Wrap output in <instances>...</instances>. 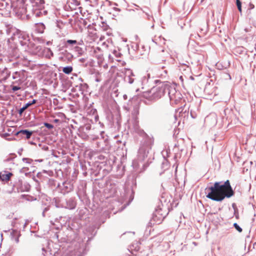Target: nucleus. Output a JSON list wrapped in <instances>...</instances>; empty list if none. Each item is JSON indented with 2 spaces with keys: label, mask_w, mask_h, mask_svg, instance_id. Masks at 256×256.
Returning <instances> with one entry per match:
<instances>
[{
  "label": "nucleus",
  "mask_w": 256,
  "mask_h": 256,
  "mask_svg": "<svg viewBox=\"0 0 256 256\" xmlns=\"http://www.w3.org/2000/svg\"><path fill=\"white\" fill-rule=\"evenodd\" d=\"M123 98L125 100H127L128 99V96L126 94H124L123 96Z\"/></svg>",
  "instance_id": "53"
},
{
  "label": "nucleus",
  "mask_w": 256,
  "mask_h": 256,
  "mask_svg": "<svg viewBox=\"0 0 256 256\" xmlns=\"http://www.w3.org/2000/svg\"><path fill=\"white\" fill-rule=\"evenodd\" d=\"M164 213H166V212H163L162 208L160 205H158L155 209V211L152 214L158 215L164 214Z\"/></svg>",
  "instance_id": "32"
},
{
  "label": "nucleus",
  "mask_w": 256,
  "mask_h": 256,
  "mask_svg": "<svg viewBox=\"0 0 256 256\" xmlns=\"http://www.w3.org/2000/svg\"><path fill=\"white\" fill-rule=\"evenodd\" d=\"M3 174L1 172V182L4 184L10 180L11 177L13 176L12 172L4 170Z\"/></svg>",
  "instance_id": "21"
},
{
  "label": "nucleus",
  "mask_w": 256,
  "mask_h": 256,
  "mask_svg": "<svg viewBox=\"0 0 256 256\" xmlns=\"http://www.w3.org/2000/svg\"><path fill=\"white\" fill-rule=\"evenodd\" d=\"M80 44L76 40H64L62 43L63 47L66 48V49L69 50H72L74 46Z\"/></svg>",
  "instance_id": "20"
},
{
  "label": "nucleus",
  "mask_w": 256,
  "mask_h": 256,
  "mask_svg": "<svg viewBox=\"0 0 256 256\" xmlns=\"http://www.w3.org/2000/svg\"><path fill=\"white\" fill-rule=\"evenodd\" d=\"M14 4V11L18 14H26L28 0H12Z\"/></svg>",
  "instance_id": "8"
},
{
  "label": "nucleus",
  "mask_w": 256,
  "mask_h": 256,
  "mask_svg": "<svg viewBox=\"0 0 256 256\" xmlns=\"http://www.w3.org/2000/svg\"><path fill=\"white\" fill-rule=\"evenodd\" d=\"M52 122H54V123H58L60 122V120L59 119L56 118V119L53 120Z\"/></svg>",
  "instance_id": "50"
},
{
  "label": "nucleus",
  "mask_w": 256,
  "mask_h": 256,
  "mask_svg": "<svg viewBox=\"0 0 256 256\" xmlns=\"http://www.w3.org/2000/svg\"><path fill=\"white\" fill-rule=\"evenodd\" d=\"M169 168V163L167 160H166L164 158V160L163 162H162L161 164V168L162 170H163L164 171L168 170Z\"/></svg>",
  "instance_id": "31"
},
{
  "label": "nucleus",
  "mask_w": 256,
  "mask_h": 256,
  "mask_svg": "<svg viewBox=\"0 0 256 256\" xmlns=\"http://www.w3.org/2000/svg\"><path fill=\"white\" fill-rule=\"evenodd\" d=\"M1 38H4V55H10L13 53L15 46L12 41L16 40L21 46H30L34 43L30 42V36L26 32L16 28L12 24V20H1Z\"/></svg>",
  "instance_id": "1"
},
{
  "label": "nucleus",
  "mask_w": 256,
  "mask_h": 256,
  "mask_svg": "<svg viewBox=\"0 0 256 256\" xmlns=\"http://www.w3.org/2000/svg\"><path fill=\"white\" fill-rule=\"evenodd\" d=\"M22 150V148H21L20 151L18 152V153L20 155L21 154V152Z\"/></svg>",
  "instance_id": "60"
},
{
  "label": "nucleus",
  "mask_w": 256,
  "mask_h": 256,
  "mask_svg": "<svg viewBox=\"0 0 256 256\" xmlns=\"http://www.w3.org/2000/svg\"><path fill=\"white\" fill-rule=\"evenodd\" d=\"M141 101L140 96H134L123 106L124 110L128 112H131L133 128L135 132L138 134L141 133L138 117L139 114V109Z\"/></svg>",
  "instance_id": "3"
},
{
  "label": "nucleus",
  "mask_w": 256,
  "mask_h": 256,
  "mask_svg": "<svg viewBox=\"0 0 256 256\" xmlns=\"http://www.w3.org/2000/svg\"><path fill=\"white\" fill-rule=\"evenodd\" d=\"M145 142L146 145L144 144L140 147L137 158L132 162V166L136 173L143 172L148 166L147 158L152 142L151 139H148Z\"/></svg>",
  "instance_id": "2"
},
{
  "label": "nucleus",
  "mask_w": 256,
  "mask_h": 256,
  "mask_svg": "<svg viewBox=\"0 0 256 256\" xmlns=\"http://www.w3.org/2000/svg\"><path fill=\"white\" fill-rule=\"evenodd\" d=\"M20 236V231L18 230H13L10 232L12 239L14 240L16 243H18L19 242V237Z\"/></svg>",
  "instance_id": "26"
},
{
  "label": "nucleus",
  "mask_w": 256,
  "mask_h": 256,
  "mask_svg": "<svg viewBox=\"0 0 256 256\" xmlns=\"http://www.w3.org/2000/svg\"><path fill=\"white\" fill-rule=\"evenodd\" d=\"M12 8L14 10L12 0H1V15L9 18L8 20H11L10 17Z\"/></svg>",
  "instance_id": "9"
},
{
  "label": "nucleus",
  "mask_w": 256,
  "mask_h": 256,
  "mask_svg": "<svg viewBox=\"0 0 256 256\" xmlns=\"http://www.w3.org/2000/svg\"><path fill=\"white\" fill-rule=\"evenodd\" d=\"M48 185L53 189L54 188H58L56 184V181L52 178H49L48 182Z\"/></svg>",
  "instance_id": "35"
},
{
  "label": "nucleus",
  "mask_w": 256,
  "mask_h": 256,
  "mask_svg": "<svg viewBox=\"0 0 256 256\" xmlns=\"http://www.w3.org/2000/svg\"><path fill=\"white\" fill-rule=\"evenodd\" d=\"M14 132L13 131L12 132V136H10V133H4V134H1V137H3L5 138L6 140H14L15 138L14 136H15L14 135Z\"/></svg>",
  "instance_id": "29"
},
{
  "label": "nucleus",
  "mask_w": 256,
  "mask_h": 256,
  "mask_svg": "<svg viewBox=\"0 0 256 256\" xmlns=\"http://www.w3.org/2000/svg\"><path fill=\"white\" fill-rule=\"evenodd\" d=\"M28 48V50H30L32 53H36L38 52L40 49V46H36L34 43V45L30 46H27Z\"/></svg>",
  "instance_id": "30"
},
{
  "label": "nucleus",
  "mask_w": 256,
  "mask_h": 256,
  "mask_svg": "<svg viewBox=\"0 0 256 256\" xmlns=\"http://www.w3.org/2000/svg\"><path fill=\"white\" fill-rule=\"evenodd\" d=\"M110 190V196H118V187L114 184H110V188H108Z\"/></svg>",
  "instance_id": "27"
},
{
  "label": "nucleus",
  "mask_w": 256,
  "mask_h": 256,
  "mask_svg": "<svg viewBox=\"0 0 256 256\" xmlns=\"http://www.w3.org/2000/svg\"><path fill=\"white\" fill-rule=\"evenodd\" d=\"M26 18H27V19H29L30 16L28 14H27L26 15Z\"/></svg>",
  "instance_id": "64"
},
{
  "label": "nucleus",
  "mask_w": 256,
  "mask_h": 256,
  "mask_svg": "<svg viewBox=\"0 0 256 256\" xmlns=\"http://www.w3.org/2000/svg\"><path fill=\"white\" fill-rule=\"evenodd\" d=\"M216 184L210 186H207L205 188V193L206 194L207 198L216 202H222L226 198V196L218 188H216Z\"/></svg>",
  "instance_id": "6"
},
{
  "label": "nucleus",
  "mask_w": 256,
  "mask_h": 256,
  "mask_svg": "<svg viewBox=\"0 0 256 256\" xmlns=\"http://www.w3.org/2000/svg\"><path fill=\"white\" fill-rule=\"evenodd\" d=\"M168 96L171 104H176L182 100V95L180 92L177 91L176 88L170 85L168 88Z\"/></svg>",
  "instance_id": "10"
},
{
  "label": "nucleus",
  "mask_w": 256,
  "mask_h": 256,
  "mask_svg": "<svg viewBox=\"0 0 256 256\" xmlns=\"http://www.w3.org/2000/svg\"><path fill=\"white\" fill-rule=\"evenodd\" d=\"M106 161L108 160V164H110V168L111 169V166L114 163L116 158L113 155H109L108 158L106 157Z\"/></svg>",
  "instance_id": "33"
},
{
  "label": "nucleus",
  "mask_w": 256,
  "mask_h": 256,
  "mask_svg": "<svg viewBox=\"0 0 256 256\" xmlns=\"http://www.w3.org/2000/svg\"><path fill=\"white\" fill-rule=\"evenodd\" d=\"M54 236H56V238L58 239V234H57V232H56L55 234H54Z\"/></svg>",
  "instance_id": "57"
},
{
  "label": "nucleus",
  "mask_w": 256,
  "mask_h": 256,
  "mask_svg": "<svg viewBox=\"0 0 256 256\" xmlns=\"http://www.w3.org/2000/svg\"><path fill=\"white\" fill-rule=\"evenodd\" d=\"M86 192L82 188L81 190L80 188H78V190L77 192V194L78 197L80 199L82 196L85 194Z\"/></svg>",
  "instance_id": "39"
},
{
  "label": "nucleus",
  "mask_w": 256,
  "mask_h": 256,
  "mask_svg": "<svg viewBox=\"0 0 256 256\" xmlns=\"http://www.w3.org/2000/svg\"><path fill=\"white\" fill-rule=\"evenodd\" d=\"M144 13H145L146 14L148 18L150 20V16L146 12H145L144 10H142Z\"/></svg>",
  "instance_id": "51"
},
{
  "label": "nucleus",
  "mask_w": 256,
  "mask_h": 256,
  "mask_svg": "<svg viewBox=\"0 0 256 256\" xmlns=\"http://www.w3.org/2000/svg\"><path fill=\"white\" fill-rule=\"evenodd\" d=\"M22 160L26 164H31L33 162V160L30 158H24L22 159Z\"/></svg>",
  "instance_id": "43"
},
{
  "label": "nucleus",
  "mask_w": 256,
  "mask_h": 256,
  "mask_svg": "<svg viewBox=\"0 0 256 256\" xmlns=\"http://www.w3.org/2000/svg\"><path fill=\"white\" fill-rule=\"evenodd\" d=\"M124 81L129 84H134L136 86V92H138L140 89L144 90V86L148 82V78L150 77V74L147 76H144L140 79L133 72L130 68H124Z\"/></svg>",
  "instance_id": "5"
},
{
  "label": "nucleus",
  "mask_w": 256,
  "mask_h": 256,
  "mask_svg": "<svg viewBox=\"0 0 256 256\" xmlns=\"http://www.w3.org/2000/svg\"><path fill=\"white\" fill-rule=\"evenodd\" d=\"M207 26H204L203 28H200V32L198 34L199 37L204 36L207 32Z\"/></svg>",
  "instance_id": "36"
},
{
  "label": "nucleus",
  "mask_w": 256,
  "mask_h": 256,
  "mask_svg": "<svg viewBox=\"0 0 256 256\" xmlns=\"http://www.w3.org/2000/svg\"><path fill=\"white\" fill-rule=\"evenodd\" d=\"M114 10L116 11H118V12H120V10L119 8H114Z\"/></svg>",
  "instance_id": "54"
},
{
  "label": "nucleus",
  "mask_w": 256,
  "mask_h": 256,
  "mask_svg": "<svg viewBox=\"0 0 256 256\" xmlns=\"http://www.w3.org/2000/svg\"><path fill=\"white\" fill-rule=\"evenodd\" d=\"M42 256H56L58 251L52 252V250H46L42 248Z\"/></svg>",
  "instance_id": "28"
},
{
  "label": "nucleus",
  "mask_w": 256,
  "mask_h": 256,
  "mask_svg": "<svg viewBox=\"0 0 256 256\" xmlns=\"http://www.w3.org/2000/svg\"><path fill=\"white\" fill-rule=\"evenodd\" d=\"M14 158H6V160H4V162H11L13 160Z\"/></svg>",
  "instance_id": "49"
},
{
  "label": "nucleus",
  "mask_w": 256,
  "mask_h": 256,
  "mask_svg": "<svg viewBox=\"0 0 256 256\" xmlns=\"http://www.w3.org/2000/svg\"><path fill=\"white\" fill-rule=\"evenodd\" d=\"M124 174V168H118V170H117V173L116 174L118 178H121Z\"/></svg>",
  "instance_id": "38"
},
{
  "label": "nucleus",
  "mask_w": 256,
  "mask_h": 256,
  "mask_svg": "<svg viewBox=\"0 0 256 256\" xmlns=\"http://www.w3.org/2000/svg\"><path fill=\"white\" fill-rule=\"evenodd\" d=\"M28 1L32 4V10L45 8L44 0H28Z\"/></svg>",
  "instance_id": "18"
},
{
  "label": "nucleus",
  "mask_w": 256,
  "mask_h": 256,
  "mask_svg": "<svg viewBox=\"0 0 256 256\" xmlns=\"http://www.w3.org/2000/svg\"><path fill=\"white\" fill-rule=\"evenodd\" d=\"M12 79L16 80L13 83L20 84L22 82L20 78V73L17 72H15L12 77L10 72L7 68H4L2 72H1V82H6L8 80H11Z\"/></svg>",
  "instance_id": "11"
},
{
  "label": "nucleus",
  "mask_w": 256,
  "mask_h": 256,
  "mask_svg": "<svg viewBox=\"0 0 256 256\" xmlns=\"http://www.w3.org/2000/svg\"><path fill=\"white\" fill-rule=\"evenodd\" d=\"M17 192H29L30 189V186L28 182L21 184L20 186H17Z\"/></svg>",
  "instance_id": "23"
},
{
  "label": "nucleus",
  "mask_w": 256,
  "mask_h": 256,
  "mask_svg": "<svg viewBox=\"0 0 256 256\" xmlns=\"http://www.w3.org/2000/svg\"><path fill=\"white\" fill-rule=\"evenodd\" d=\"M66 48L60 46H58V50L59 51V59L62 61H71L73 58V56L72 54L68 52Z\"/></svg>",
  "instance_id": "13"
},
{
  "label": "nucleus",
  "mask_w": 256,
  "mask_h": 256,
  "mask_svg": "<svg viewBox=\"0 0 256 256\" xmlns=\"http://www.w3.org/2000/svg\"><path fill=\"white\" fill-rule=\"evenodd\" d=\"M73 68L72 66H66L62 68V72L66 74H70L72 71Z\"/></svg>",
  "instance_id": "37"
},
{
  "label": "nucleus",
  "mask_w": 256,
  "mask_h": 256,
  "mask_svg": "<svg viewBox=\"0 0 256 256\" xmlns=\"http://www.w3.org/2000/svg\"><path fill=\"white\" fill-rule=\"evenodd\" d=\"M90 125H86L85 126V128L86 130H89L90 129Z\"/></svg>",
  "instance_id": "52"
},
{
  "label": "nucleus",
  "mask_w": 256,
  "mask_h": 256,
  "mask_svg": "<svg viewBox=\"0 0 256 256\" xmlns=\"http://www.w3.org/2000/svg\"><path fill=\"white\" fill-rule=\"evenodd\" d=\"M170 88V83L168 82H160L159 84L152 87L150 90L144 91L142 92L141 95L138 94L140 96L141 99L142 98H145L148 100L154 102L168 92V88Z\"/></svg>",
  "instance_id": "4"
},
{
  "label": "nucleus",
  "mask_w": 256,
  "mask_h": 256,
  "mask_svg": "<svg viewBox=\"0 0 256 256\" xmlns=\"http://www.w3.org/2000/svg\"><path fill=\"white\" fill-rule=\"evenodd\" d=\"M44 125L48 129H52L54 128V126L48 122H44Z\"/></svg>",
  "instance_id": "45"
},
{
  "label": "nucleus",
  "mask_w": 256,
  "mask_h": 256,
  "mask_svg": "<svg viewBox=\"0 0 256 256\" xmlns=\"http://www.w3.org/2000/svg\"><path fill=\"white\" fill-rule=\"evenodd\" d=\"M0 236H1V242L3 240V238H2V234H1V235H0Z\"/></svg>",
  "instance_id": "61"
},
{
  "label": "nucleus",
  "mask_w": 256,
  "mask_h": 256,
  "mask_svg": "<svg viewBox=\"0 0 256 256\" xmlns=\"http://www.w3.org/2000/svg\"><path fill=\"white\" fill-rule=\"evenodd\" d=\"M34 27L36 32L40 34H43L46 29V26L42 22L36 23Z\"/></svg>",
  "instance_id": "24"
},
{
  "label": "nucleus",
  "mask_w": 256,
  "mask_h": 256,
  "mask_svg": "<svg viewBox=\"0 0 256 256\" xmlns=\"http://www.w3.org/2000/svg\"><path fill=\"white\" fill-rule=\"evenodd\" d=\"M14 190V186L12 188V190H10L8 192L10 193L12 192V191Z\"/></svg>",
  "instance_id": "56"
},
{
  "label": "nucleus",
  "mask_w": 256,
  "mask_h": 256,
  "mask_svg": "<svg viewBox=\"0 0 256 256\" xmlns=\"http://www.w3.org/2000/svg\"><path fill=\"white\" fill-rule=\"evenodd\" d=\"M4 110H1V114H2V115H4Z\"/></svg>",
  "instance_id": "63"
},
{
  "label": "nucleus",
  "mask_w": 256,
  "mask_h": 256,
  "mask_svg": "<svg viewBox=\"0 0 256 256\" xmlns=\"http://www.w3.org/2000/svg\"><path fill=\"white\" fill-rule=\"evenodd\" d=\"M57 187L59 188L62 194H64L70 192L73 189V185L70 182L66 181L62 184H58Z\"/></svg>",
  "instance_id": "15"
},
{
  "label": "nucleus",
  "mask_w": 256,
  "mask_h": 256,
  "mask_svg": "<svg viewBox=\"0 0 256 256\" xmlns=\"http://www.w3.org/2000/svg\"><path fill=\"white\" fill-rule=\"evenodd\" d=\"M99 124H100L101 127H103L104 126V124L102 123H101L100 122H99Z\"/></svg>",
  "instance_id": "59"
},
{
  "label": "nucleus",
  "mask_w": 256,
  "mask_h": 256,
  "mask_svg": "<svg viewBox=\"0 0 256 256\" xmlns=\"http://www.w3.org/2000/svg\"><path fill=\"white\" fill-rule=\"evenodd\" d=\"M37 102V100H34V99L32 100V101H30L28 102H27L26 104L22 106V108H21L19 110H18V114L20 116H22V113L24 112L27 109L29 106H30L36 104Z\"/></svg>",
  "instance_id": "25"
},
{
  "label": "nucleus",
  "mask_w": 256,
  "mask_h": 256,
  "mask_svg": "<svg viewBox=\"0 0 256 256\" xmlns=\"http://www.w3.org/2000/svg\"><path fill=\"white\" fill-rule=\"evenodd\" d=\"M126 186H128V188L130 186L131 188V193L130 195V196L129 198V203L134 198V188L136 187V178L134 176H132V177L130 178L129 177L128 178V180L126 182Z\"/></svg>",
  "instance_id": "14"
},
{
  "label": "nucleus",
  "mask_w": 256,
  "mask_h": 256,
  "mask_svg": "<svg viewBox=\"0 0 256 256\" xmlns=\"http://www.w3.org/2000/svg\"><path fill=\"white\" fill-rule=\"evenodd\" d=\"M94 118L96 120L97 118H98V116L96 114L94 116Z\"/></svg>",
  "instance_id": "62"
},
{
  "label": "nucleus",
  "mask_w": 256,
  "mask_h": 256,
  "mask_svg": "<svg viewBox=\"0 0 256 256\" xmlns=\"http://www.w3.org/2000/svg\"><path fill=\"white\" fill-rule=\"evenodd\" d=\"M210 87V84H208V86H206V88H204V92L206 93H208V94H210V93L208 92V90H209V88Z\"/></svg>",
  "instance_id": "48"
},
{
  "label": "nucleus",
  "mask_w": 256,
  "mask_h": 256,
  "mask_svg": "<svg viewBox=\"0 0 256 256\" xmlns=\"http://www.w3.org/2000/svg\"><path fill=\"white\" fill-rule=\"evenodd\" d=\"M41 208H42V210L44 211V212H46L50 210V206H46V204H42Z\"/></svg>",
  "instance_id": "41"
},
{
  "label": "nucleus",
  "mask_w": 256,
  "mask_h": 256,
  "mask_svg": "<svg viewBox=\"0 0 256 256\" xmlns=\"http://www.w3.org/2000/svg\"><path fill=\"white\" fill-rule=\"evenodd\" d=\"M3 256H10L11 253H10V250L9 249L8 251L6 252L4 254H2Z\"/></svg>",
  "instance_id": "47"
},
{
  "label": "nucleus",
  "mask_w": 256,
  "mask_h": 256,
  "mask_svg": "<svg viewBox=\"0 0 256 256\" xmlns=\"http://www.w3.org/2000/svg\"><path fill=\"white\" fill-rule=\"evenodd\" d=\"M32 16L37 18H42L48 14V10L45 8L32 10Z\"/></svg>",
  "instance_id": "17"
},
{
  "label": "nucleus",
  "mask_w": 256,
  "mask_h": 256,
  "mask_svg": "<svg viewBox=\"0 0 256 256\" xmlns=\"http://www.w3.org/2000/svg\"><path fill=\"white\" fill-rule=\"evenodd\" d=\"M168 213H164V214L154 215L152 214V217L148 224V226H151L152 224H160L166 216Z\"/></svg>",
  "instance_id": "16"
},
{
  "label": "nucleus",
  "mask_w": 256,
  "mask_h": 256,
  "mask_svg": "<svg viewBox=\"0 0 256 256\" xmlns=\"http://www.w3.org/2000/svg\"><path fill=\"white\" fill-rule=\"evenodd\" d=\"M214 184H216V188H218V190L224 192L226 198H230L234 195V192L232 188L229 180H226L224 182L222 181L216 182Z\"/></svg>",
  "instance_id": "7"
},
{
  "label": "nucleus",
  "mask_w": 256,
  "mask_h": 256,
  "mask_svg": "<svg viewBox=\"0 0 256 256\" xmlns=\"http://www.w3.org/2000/svg\"><path fill=\"white\" fill-rule=\"evenodd\" d=\"M100 136L101 138L104 140V142H106V140L108 139V136L107 135L105 134L104 131H102L100 132Z\"/></svg>",
  "instance_id": "42"
},
{
  "label": "nucleus",
  "mask_w": 256,
  "mask_h": 256,
  "mask_svg": "<svg viewBox=\"0 0 256 256\" xmlns=\"http://www.w3.org/2000/svg\"><path fill=\"white\" fill-rule=\"evenodd\" d=\"M55 200V206L56 208H64L68 210H74L76 208L77 203L75 198H68L64 200V202L60 204L57 202V200Z\"/></svg>",
  "instance_id": "12"
},
{
  "label": "nucleus",
  "mask_w": 256,
  "mask_h": 256,
  "mask_svg": "<svg viewBox=\"0 0 256 256\" xmlns=\"http://www.w3.org/2000/svg\"><path fill=\"white\" fill-rule=\"evenodd\" d=\"M32 134V132L28 130H21L19 131L16 132L14 135L20 138H22L23 136H26V139H29Z\"/></svg>",
  "instance_id": "19"
},
{
  "label": "nucleus",
  "mask_w": 256,
  "mask_h": 256,
  "mask_svg": "<svg viewBox=\"0 0 256 256\" xmlns=\"http://www.w3.org/2000/svg\"><path fill=\"white\" fill-rule=\"evenodd\" d=\"M46 212H44V210H42V216L43 217H45L46 216Z\"/></svg>",
  "instance_id": "55"
},
{
  "label": "nucleus",
  "mask_w": 256,
  "mask_h": 256,
  "mask_svg": "<svg viewBox=\"0 0 256 256\" xmlns=\"http://www.w3.org/2000/svg\"><path fill=\"white\" fill-rule=\"evenodd\" d=\"M74 52H76L80 56H82L84 53V50L78 46V45H76L74 46V47L73 48V50Z\"/></svg>",
  "instance_id": "34"
},
{
  "label": "nucleus",
  "mask_w": 256,
  "mask_h": 256,
  "mask_svg": "<svg viewBox=\"0 0 256 256\" xmlns=\"http://www.w3.org/2000/svg\"><path fill=\"white\" fill-rule=\"evenodd\" d=\"M43 148L44 150H48V146H44Z\"/></svg>",
  "instance_id": "58"
},
{
  "label": "nucleus",
  "mask_w": 256,
  "mask_h": 256,
  "mask_svg": "<svg viewBox=\"0 0 256 256\" xmlns=\"http://www.w3.org/2000/svg\"><path fill=\"white\" fill-rule=\"evenodd\" d=\"M254 8V5L252 2H250L246 10V16L249 20H252L254 18V12L252 10Z\"/></svg>",
  "instance_id": "22"
},
{
  "label": "nucleus",
  "mask_w": 256,
  "mask_h": 256,
  "mask_svg": "<svg viewBox=\"0 0 256 256\" xmlns=\"http://www.w3.org/2000/svg\"><path fill=\"white\" fill-rule=\"evenodd\" d=\"M234 226L238 232H242V228L237 223H234Z\"/></svg>",
  "instance_id": "44"
},
{
  "label": "nucleus",
  "mask_w": 256,
  "mask_h": 256,
  "mask_svg": "<svg viewBox=\"0 0 256 256\" xmlns=\"http://www.w3.org/2000/svg\"><path fill=\"white\" fill-rule=\"evenodd\" d=\"M236 5L237 6L238 11L240 13H242V2H240V0H236Z\"/></svg>",
  "instance_id": "40"
},
{
  "label": "nucleus",
  "mask_w": 256,
  "mask_h": 256,
  "mask_svg": "<svg viewBox=\"0 0 256 256\" xmlns=\"http://www.w3.org/2000/svg\"><path fill=\"white\" fill-rule=\"evenodd\" d=\"M12 89L14 92H16V90H20V88L18 86H12Z\"/></svg>",
  "instance_id": "46"
}]
</instances>
